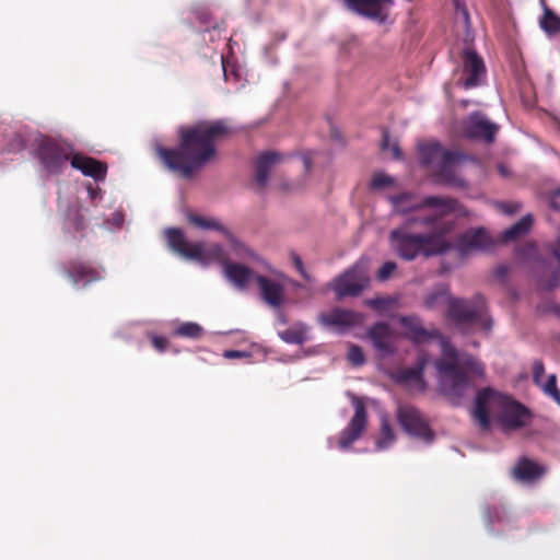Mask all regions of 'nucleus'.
Listing matches in <instances>:
<instances>
[{
  "label": "nucleus",
  "instance_id": "obj_1",
  "mask_svg": "<svg viewBox=\"0 0 560 560\" xmlns=\"http://www.w3.org/2000/svg\"><path fill=\"white\" fill-rule=\"evenodd\" d=\"M231 133L224 120L199 121L178 131L175 149L159 148L164 164L184 178H190L217 155L215 144Z\"/></svg>",
  "mask_w": 560,
  "mask_h": 560
},
{
  "label": "nucleus",
  "instance_id": "obj_2",
  "mask_svg": "<svg viewBox=\"0 0 560 560\" xmlns=\"http://www.w3.org/2000/svg\"><path fill=\"white\" fill-rule=\"evenodd\" d=\"M435 222L436 217L409 215L389 233L393 249L407 261L420 255L431 257L452 250L453 243L446 236L453 231V223L434 226Z\"/></svg>",
  "mask_w": 560,
  "mask_h": 560
},
{
  "label": "nucleus",
  "instance_id": "obj_3",
  "mask_svg": "<svg viewBox=\"0 0 560 560\" xmlns=\"http://www.w3.org/2000/svg\"><path fill=\"white\" fill-rule=\"evenodd\" d=\"M443 359L435 361L441 389L454 404H458L470 387V376H482V364L471 355L459 357L457 350L443 342Z\"/></svg>",
  "mask_w": 560,
  "mask_h": 560
},
{
  "label": "nucleus",
  "instance_id": "obj_4",
  "mask_svg": "<svg viewBox=\"0 0 560 560\" xmlns=\"http://www.w3.org/2000/svg\"><path fill=\"white\" fill-rule=\"evenodd\" d=\"M489 409L498 411V420L505 430H518L527 425L532 413L523 404L491 388L479 390L475 398L472 417L481 430H489Z\"/></svg>",
  "mask_w": 560,
  "mask_h": 560
},
{
  "label": "nucleus",
  "instance_id": "obj_5",
  "mask_svg": "<svg viewBox=\"0 0 560 560\" xmlns=\"http://www.w3.org/2000/svg\"><path fill=\"white\" fill-rule=\"evenodd\" d=\"M421 165L430 167L439 183L466 187V182L456 175V165L465 159L459 151L443 149L439 142H425L418 145Z\"/></svg>",
  "mask_w": 560,
  "mask_h": 560
},
{
  "label": "nucleus",
  "instance_id": "obj_6",
  "mask_svg": "<svg viewBox=\"0 0 560 560\" xmlns=\"http://www.w3.org/2000/svg\"><path fill=\"white\" fill-rule=\"evenodd\" d=\"M447 317L459 328L478 324L487 334L492 328V319L487 316L486 302L480 294L470 300L448 296Z\"/></svg>",
  "mask_w": 560,
  "mask_h": 560
},
{
  "label": "nucleus",
  "instance_id": "obj_7",
  "mask_svg": "<svg viewBox=\"0 0 560 560\" xmlns=\"http://www.w3.org/2000/svg\"><path fill=\"white\" fill-rule=\"evenodd\" d=\"M73 154V147L66 141L50 137L38 140L36 155L48 174H61Z\"/></svg>",
  "mask_w": 560,
  "mask_h": 560
},
{
  "label": "nucleus",
  "instance_id": "obj_8",
  "mask_svg": "<svg viewBox=\"0 0 560 560\" xmlns=\"http://www.w3.org/2000/svg\"><path fill=\"white\" fill-rule=\"evenodd\" d=\"M369 284V276L365 264L357 262L342 275L337 277L332 283V290L337 300L346 296H358Z\"/></svg>",
  "mask_w": 560,
  "mask_h": 560
},
{
  "label": "nucleus",
  "instance_id": "obj_9",
  "mask_svg": "<svg viewBox=\"0 0 560 560\" xmlns=\"http://www.w3.org/2000/svg\"><path fill=\"white\" fill-rule=\"evenodd\" d=\"M397 421L409 435L431 443L434 440V432L421 412L411 405H399L396 411Z\"/></svg>",
  "mask_w": 560,
  "mask_h": 560
},
{
  "label": "nucleus",
  "instance_id": "obj_10",
  "mask_svg": "<svg viewBox=\"0 0 560 560\" xmlns=\"http://www.w3.org/2000/svg\"><path fill=\"white\" fill-rule=\"evenodd\" d=\"M451 242L453 243L452 249H455L460 258L472 253L490 250L495 244L483 228L468 229L455 242Z\"/></svg>",
  "mask_w": 560,
  "mask_h": 560
},
{
  "label": "nucleus",
  "instance_id": "obj_11",
  "mask_svg": "<svg viewBox=\"0 0 560 560\" xmlns=\"http://www.w3.org/2000/svg\"><path fill=\"white\" fill-rule=\"evenodd\" d=\"M499 126L487 119V117L479 113H471L460 124V135L467 139L482 140L491 143L494 141Z\"/></svg>",
  "mask_w": 560,
  "mask_h": 560
},
{
  "label": "nucleus",
  "instance_id": "obj_12",
  "mask_svg": "<svg viewBox=\"0 0 560 560\" xmlns=\"http://www.w3.org/2000/svg\"><path fill=\"white\" fill-rule=\"evenodd\" d=\"M348 9L366 19L385 23L394 7V0H345Z\"/></svg>",
  "mask_w": 560,
  "mask_h": 560
},
{
  "label": "nucleus",
  "instance_id": "obj_13",
  "mask_svg": "<svg viewBox=\"0 0 560 560\" xmlns=\"http://www.w3.org/2000/svg\"><path fill=\"white\" fill-rule=\"evenodd\" d=\"M62 272L73 285L88 287L103 278V270L80 259H70L62 265Z\"/></svg>",
  "mask_w": 560,
  "mask_h": 560
},
{
  "label": "nucleus",
  "instance_id": "obj_14",
  "mask_svg": "<svg viewBox=\"0 0 560 560\" xmlns=\"http://www.w3.org/2000/svg\"><path fill=\"white\" fill-rule=\"evenodd\" d=\"M284 277L270 278L261 275L255 276V281L259 288L261 300L273 308H280L285 301Z\"/></svg>",
  "mask_w": 560,
  "mask_h": 560
},
{
  "label": "nucleus",
  "instance_id": "obj_15",
  "mask_svg": "<svg viewBox=\"0 0 560 560\" xmlns=\"http://www.w3.org/2000/svg\"><path fill=\"white\" fill-rule=\"evenodd\" d=\"M368 424V413L365 406L362 401L354 404V415L348 425L340 432L338 439V447L341 450L348 448L362 435Z\"/></svg>",
  "mask_w": 560,
  "mask_h": 560
},
{
  "label": "nucleus",
  "instance_id": "obj_16",
  "mask_svg": "<svg viewBox=\"0 0 560 560\" xmlns=\"http://www.w3.org/2000/svg\"><path fill=\"white\" fill-rule=\"evenodd\" d=\"M463 85L465 89L476 88L481 84L486 75V67L482 58L476 51L466 49L463 55Z\"/></svg>",
  "mask_w": 560,
  "mask_h": 560
},
{
  "label": "nucleus",
  "instance_id": "obj_17",
  "mask_svg": "<svg viewBox=\"0 0 560 560\" xmlns=\"http://www.w3.org/2000/svg\"><path fill=\"white\" fill-rule=\"evenodd\" d=\"M421 205L423 208L433 209L435 212L430 217H436V222L434 226H439L445 221H441L444 217L451 213H464V208L462 205L452 197H443V196H427L421 199ZM453 226L455 225L454 221H451Z\"/></svg>",
  "mask_w": 560,
  "mask_h": 560
},
{
  "label": "nucleus",
  "instance_id": "obj_18",
  "mask_svg": "<svg viewBox=\"0 0 560 560\" xmlns=\"http://www.w3.org/2000/svg\"><path fill=\"white\" fill-rule=\"evenodd\" d=\"M368 337L374 348L384 355H392L397 351L395 332L386 323L378 322L368 330Z\"/></svg>",
  "mask_w": 560,
  "mask_h": 560
},
{
  "label": "nucleus",
  "instance_id": "obj_19",
  "mask_svg": "<svg viewBox=\"0 0 560 560\" xmlns=\"http://www.w3.org/2000/svg\"><path fill=\"white\" fill-rule=\"evenodd\" d=\"M166 240L170 248L185 258L200 259L202 257L203 246L201 244L188 243L179 229H168L166 231Z\"/></svg>",
  "mask_w": 560,
  "mask_h": 560
},
{
  "label": "nucleus",
  "instance_id": "obj_20",
  "mask_svg": "<svg viewBox=\"0 0 560 560\" xmlns=\"http://www.w3.org/2000/svg\"><path fill=\"white\" fill-rule=\"evenodd\" d=\"M317 320L325 327L348 328L360 324L362 316L350 310L335 307L329 312L320 313Z\"/></svg>",
  "mask_w": 560,
  "mask_h": 560
},
{
  "label": "nucleus",
  "instance_id": "obj_21",
  "mask_svg": "<svg viewBox=\"0 0 560 560\" xmlns=\"http://www.w3.org/2000/svg\"><path fill=\"white\" fill-rule=\"evenodd\" d=\"M400 325L406 329V338L415 343H422L431 339L440 338V332L436 329H427L422 326V322L418 316H400Z\"/></svg>",
  "mask_w": 560,
  "mask_h": 560
},
{
  "label": "nucleus",
  "instance_id": "obj_22",
  "mask_svg": "<svg viewBox=\"0 0 560 560\" xmlns=\"http://www.w3.org/2000/svg\"><path fill=\"white\" fill-rule=\"evenodd\" d=\"M283 154L275 151H266L255 161V182L260 189L267 186L269 173L273 166L283 161Z\"/></svg>",
  "mask_w": 560,
  "mask_h": 560
},
{
  "label": "nucleus",
  "instance_id": "obj_23",
  "mask_svg": "<svg viewBox=\"0 0 560 560\" xmlns=\"http://www.w3.org/2000/svg\"><path fill=\"white\" fill-rule=\"evenodd\" d=\"M71 166L80 170L85 176H90L95 180H103L106 176V164L79 153H74L71 158Z\"/></svg>",
  "mask_w": 560,
  "mask_h": 560
},
{
  "label": "nucleus",
  "instance_id": "obj_24",
  "mask_svg": "<svg viewBox=\"0 0 560 560\" xmlns=\"http://www.w3.org/2000/svg\"><path fill=\"white\" fill-rule=\"evenodd\" d=\"M512 474L520 481L533 482L545 474V468L527 457H522L514 466Z\"/></svg>",
  "mask_w": 560,
  "mask_h": 560
},
{
  "label": "nucleus",
  "instance_id": "obj_25",
  "mask_svg": "<svg viewBox=\"0 0 560 560\" xmlns=\"http://www.w3.org/2000/svg\"><path fill=\"white\" fill-rule=\"evenodd\" d=\"M223 271L225 278L238 289H245L256 276L248 267L230 261L225 264Z\"/></svg>",
  "mask_w": 560,
  "mask_h": 560
},
{
  "label": "nucleus",
  "instance_id": "obj_26",
  "mask_svg": "<svg viewBox=\"0 0 560 560\" xmlns=\"http://www.w3.org/2000/svg\"><path fill=\"white\" fill-rule=\"evenodd\" d=\"M394 213L401 215H413L412 212H416L423 208L421 205V200H417L416 196L411 192H401L396 196H392L389 198Z\"/></svg>",
  "mask_w": 560,
  "mask_h": 560
},
{
  "label": "nucleus",
  "instance_id": "obj_27",
  "mask_svg": "<svg viewBox=\"0 0 560 560\" xmlns=\"http://www.w3.org/2000/svg\"><path fill=\"white\" fill-rule=\"evenodd\" d=\"M428 364V355L420 354L415 366L400 369L396 373L399 383L417 382L423 384V371Z\"/></svg>",
  "mask_w": 560,
  "mask_h": 560
},
{
  "label": "nucleus",
  "instance_id": "obj_28",
  "mask_svg": "<svg viewBox=\"0 0 560 560\" xmlns=\"http://www.w3.org/2000/svg\"><path fill=\"white\" fill-rule=\"evenodd\" d=\"M230 243V247L233 252V254L240 258V259H250L256 262H261L266 265V262L261 259V257L254 252L252 248H249L247 245L238 241L234 234L230 231L229 234L225 236Z\"/></svg>",
  "mask_w": 560,
  "mask_h": 560
},
{
  "label": "nucleus",
  "instance_id": "obj_29",
  "mask_svg": "<svg viewBox=\"0 0 560 560\" xmlns=\"http://www.w3.org/2000/svg\"><path fill=\"white\" fill-rule=\"evenodd\" d=\"M532 224L533 218L530 214L523 217L515 224L502 232L501 241L510 242L524 236L530 230Z\"/></svg>",
  "mask_w": 560,
  "mask_h": 560
},
{
  "label": "nucleus",
  "instance_id": "obj_30",
  "mask_svg": "<svg viewBox=\"0 0 560 560\" xmlns=\"http://www.w3.org/2000/svg\"><path fill=\"white\" fill-rule=\"evenodd\" d=\"M542 15L539 19L540 28L548 35L560 33V16L557 15L542 0Z\"/></svg>",
  "mask_w": 560,
  "mask_h": 560
},
{
  "label": "nucleus",
  "instance_id": "obj_31",
  "mask_svg": "<svg viewBox=\"0 0 560 560\" xmlns=\"http://www.w3.org/2000/svg\"><path fill=\"white\" fill-rule=\"evenodd\" d=\"M188 221L202 230H215L226 236L230 232L218 219L205 218L195 213L188 214Z\"/></svg>",
  "mask_w": 560,
  "mask_h": 560
},
{
  "label": "nucleus",
  "instance_id": "obj_32",
  "mask_svg": "<svg viewBox=\"0 0 560 560\" xmlns=\"http://www.w3.org/2000/svg\"><path fill=\"white\" fill-rule=\"evenodd\" d=\"M175 337L188 338L198 340L201 339L205 335V329L202 326L195 322H185L179 324L172 332Z\"/></svg>",
  "mask_w": 560,
  "mask_h": 560
},
{
  "label": "nucleus",
  "instance_id": "obj_33",
  "mask_svg": "<svg viewBox=\"0 0 560 560\" xmlns=\"http://www.w3.org/2000/svg\"><path fill=\"white\" fill-rule=\"evenodd\" d=\"M396 440V435L392 428V424L386 416L381 418V432L376 440V448L378 451L385 450L390 446Z\"/></svg>",
  "mask_w": 560,
  "mask_h": 560
},
{
  "label": "nucleus",
  "instance_id": "obj_34",
  "mask_svg": "<svg viewBox=\"0 0 560 560\" xmlns=\"http://www.w3.org/2000/svg\"><path fill=\"white\" fill-rule=\"evenodd\" d=\"M306 330L307 328L305 325L299 324L279 332V336L288 343L302 345L306 340Z\"/></svg>",
  "mask_w": 560,
  "mask_h": 560
},
{
  "label": "nucleus",
  "instance_id": "obj_35",
  "mask_svg": "<svg viewBox=\"0 0 560 560\" xmlns=\"http://www.w3.org/2000/svg\"><path fill=\"white\" fill-rule=\"evenodd\" d=\"M199 260H213L220 262L223 268L225 267V264L229 262L225 250L219 244H213L208 248H203L202 257Z\"/></svg>",
  "mask_w": 560,
  "mask_h": 560
},
{
  "label": "nucleus",
  "instance_id": "obj_36",
  "mask_svg": "<svg viewBox=\"0 0 560 560\" xmlns=\"http://www.w3.org/2000/svg\"><path fill=\"white\" fill-rule=\"evenodd\" d=\"M541 390L550 396L558 405H560V390L557 387V375L550 374L546 382L540 381V384H536Z\"/></svg>",
  "mask_w": 560,
  "mask_h": 560
},
{
  "label": "nucleus",
  "instance_id": "obj_37",
  "mask_svg": "<svg viewBox=\"0 0 560 560\" xmlns=\"http://www.w3.org/2000/svg\"><path fill=\"white\" fill-rule=\"evenodd\" d=\"M448 296H452L450 294L448 288L442 287L427 295L424 300V305L427 308H434L439 304L441 299H445L446 302L448 303Z\"/></svg>",
  "mask_w": 560,
  "mask_h": 560
},
{
  "label": "nucleus",
  "instance_id": "obj_38",
  "mask_svg": "<svg viewBox=\"0 0 560 560\" xmlns=\"http://www.w3.org/2000/svg\"><path fill=\"white\" fill-rule=\"evenodd\" d=\"M347 358L349 362L354 366H360L364 363V353L361 347L357 345H351L348 350Z\"/></svg>",
  "mask_w": 560,
  "mask_h": 560
},
{
  "label": "nucleus",
  "instance_id": "obj_39",
  "mask_svg": "<svg viewBox=\"0 0 560 560\" xmlns=\"http://www.w3.org/2000/svg\"><path fill=\"white\" fill-rule=\"evenodd\" d=\"M396 268H397V265L394 261L384 262L376 273L377 280H380V281L388 280L389 277L393 275V272L396 270Z\"/></svg>",
  "mask_w": 560,
  "mask_h": 560
},
{
  "label": "nucleus",
  "instance_id": "obj_40",
  "mask_svg": "<svg viewBox=\"0 0 560 560\" xmlns=\"http://www.w3.org/2000/svg\"><path fill=\"white\" fill-rule=\"evenodd\" d=\"M148 337L150 338L152 346L154 347V349L156 351H159L161 353L166 351L168 343H170L167 338H165L163 336H158L155 334H149Z\"/></svg>",
  "mask_w": 560,
  "mask_h": 560
},
{
  "label": "nucleus",
  "instance_id": "obj_41",
  "mask_svg": "<svg viewBox=\"0 0 560 560\" xmlns=\"http://www.w3.org/2000/svg\"><path fill=\"white\" fill-rule=\"evenodd\" d=\"M382 149L383 150H389L392 151L393 153V156L394 159L398 160L401 158V152H400V149L399 147L394 143L393 145H389V135L387 131H384L383 132V137H382Z\"/></svg>",
  "mask_w": 560,
  "mask_h": 560
},
{
  "label": "nucleus",
  "instance_id": "obj_42",
  "mask_svg": "<svg viewBox=\"0 0 560 560\" xmlns=\"http://www.w3.org/2000/svg\"><path fill=\"white\" fill-rule=\"evenodd\" d=\"M393 184V178L385 174H376L372 178V187L373 188H383Z\"/></svg>",
  "mask_w": 560,
  "mask_h": 560
},
{
  "label": "nucleus",
  "instance_id": "obj_43",
  "mask_svg": "<svg viewBox=\"0 0 560 560\" xmlns=\"http://www.w3.org/2000/svg\"><path fill=\"white\" fill-rule=\"evenodd\" d=\"M196 16L199 23L203 26L205 31H208L210 27L215 28V25L211 22V14L208 11L199 10L196 11Z\"/></svg>",
  "mask_w": 560,
  "mask_h": 560
},
{
  "label": "nucleus",
  "instance_id": "obj_44",
  "mask_svg": "<svg viewBox=\"0 0 560 560\" xmlns=\"http://www.w3.org/2000/svg\"><path fill=\"white\" fill-rule=\"evenodd\" d=\"M545 375V365L542 361L536 360L533 364V382L536 384H540L542 377Z\"/></svg>",
  "mask_w": 560,
  "mask_h": 560
},
{
  "label": "nucleus",
  "instance_id": "obj_45",
  "mask_svg": "<svg viewBox=\"0 0 560 560\" xmlns=\"http://www.w3.org/2000/svg\"><path fill=\"white\" fill-rule=\"evenodd\" d=\"M499 208L506 214H513L520 210V205L514 202H502L499 205Z\"/></svg>",
  "mask_w": 560,
  "mask_h": 560
},
{
  "label": "nucleus",
  "instance_id": "obj_46",
  "mask_svg": "<svg viewBox=\"0 0 560 560\" xmlns=\"http://www.w3.org/2000/svg\"><path fill=\"white\" fill-rule=\"evenodd\" d=\"M292 260H293V264L295 266V268L300 271V273L302 275V277L306 280H308V276L304 269V266H303V261L302 259L300 258V256L298 255H293L292 256Z\"/></svg>",
  "mask_w": 560,
  "mask_h": 560
},
{
  "label": "nucleus",
  "instance_id": "obj_47",
  "mask_svg": "<svg viewBox=\"0 0 560 560\" xmlns=\"http://www.w3.org/2000/svg\"><path fill=\"white\" fill-rule=\"evenodd\" d=\"M454 5H455L456 11L463 15V19L465 20V22L468 23L469 22V13H468L466 7L464 5V3H462L460 0H454Z\"/></svg>",
  "mask_w": 560,
  "mask_h": 560
},
{
  "label": "nucleus",
  "instance_id": "obj_48",
  "mask_svg": "<svg viewBox=\"0 0 560 560\" xmlns=\"http://www.w3.org/2000/svg\"><path fill=\"white\" fill-rule=\"evenodd\" d=\"M223 355L226 359H237V358L248 357L247 353L237 351V350H226V351H224Z\"/></svg>",
  "mask_w": 560,
  "mask_h": 560
},
{
  "label": "nucleus",
  "instance_id": "obj_49",
  "mask_svg": "<svg viewBox=\"0 0 560 560\" xmlns=\"http://www.w3.org/2000/svg\"><path fill=\"white\" fill-rule=\"evenodd\" d=\"M558 197H560V188L553 192L549 202L550 208H552L553 210H560V203L557 200Z\"/></svg>",
  "mask_w": 560,
  "mask_h": 560
},
{
  "label": "nucleus",
  "instance_id": "obj_50",
  "mask_svg": "<svg viewBox=\"0 0 560 560\" xmlns=\"http://www.w3.org/2000/svg\"><path fill=\"white\" fill-rule=\"evenodd\" d=\"M303 161H304L305 170L308 172L311 170V165H312V158L308 155H305Z\"/></svg>",
  "mask_w": 560,
  "mask_h": 560
},
{
  "label": "nucleus",
  "instance_id": "obj_51",
  "mask_svg": "<svg viewBox=\"0 0 560 560\" xmlns=\"http://www.w3.org/2000/svg\"><path fill=\"white\" fill-rule=\"evenodd\" d=\"M506 272H508V268L505 266H500L497 269V275L499 277H504L506 275Z\"/></svg>",
  "mask_w": 560,
  "mask_h": 560
},
{
  "label": "nucleus",
  "instance_id": "obj_52",
  "mask_svg": "<svg viewBox=\"0 0 560 560\" xmlns=\"http://www.w3.org/2000/svg\"><path fill=\"white\" fill-rule=\"evenodd\" d=\"M371 304L377 307L382 304V300H374L371 302Z\"/></svg>",
  "mask_w": 560,
  "mask_h": 560
},
{
  "label": "nucleus",
  "instance_id": "obj_53",
  "mask_svg": "<svg viewBox=\"0 0 560 560\" xmlns=\"http://www.w3.org/2000/svg\"><path fill=\"white\" fill-rule=\"evenodd\" d=\"M281 188H282V190H284V191L290 190V186H289V184H283Z\"/></svg>",
  "mask_w": 560,
  "mask_h": 560
},
{
  "label": "nucleus",
  "instance_id": "obj_54",
  "mask_svg": "<svg viewBox=\"0 0 560 560\" xmlns=\"http://www.w3.org/2000/svg\"><path fill=\"white\" fill-rule=\"evenodd\" d=\"M499 171L504 175L505 174V170H504V166L503 165H500L499 166Z\"/></svg>",
  "mask_w": 560,
  "mask_h": 560
}]
</instances>
